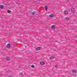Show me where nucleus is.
<instances>
[{
  "label": "nucleus",
  "instance_id": "1",
  "mask_svg": "<svg viewBox=\"0 0 77 77\" xmlns=\"http://www.w3.org/2000/svg\"><path fill=\"white\" fill-rule=\"evenodd\" d=\"M63 13L65 15H68V12L67 10H65L63 11Z\"/></svg>",
  "mask_w": 77,
  "mask_h": 77
},
{
  "label": "nucleus",
  "instance_id": "2",
  "mask_svg": "<svg viewBox=\"0 0 77 77\" xmlns=\"http://www.w3.org/2000/svg\"><path fill=\"white\" fill-rule=\"evenodd\" d=\"M71 11H72V12L73 14H74V13L75 12V10L74 8H71Z\"/></svg>",
  "mask_w": 77,
  "mask_h": 77
},
{
  "label": "nucleus",
  "instance_id": "3",
  "mask_svg": "<svg viewBox=\"0 0 77 77\" xmlns=\"http://www.w3.org/2000/svg\"><path fill=\"white\" fill-rule=\"evenodd\" d=\"M40 63L42 65H45V62H40Z\"/></svg>",
  "mask_w": 77,
  "mask_h": 77
},
{
  "label": "nucleus",
  "instance_id": "4",
  "mask_svg": "<svg viewBox=\"0 0 77 77\" xmlns=\"http://www.w3.org/2000/svg\"><path fill=\"white\" fill-rule=\"evenodd\" d=\"M52 29H55L56 28V26L54 25H52L51 26V27Z\"/></svg>",
  "mask_w": 77,
  "mask_h": 77
},
{
  "label": "nucleus",
  "instance_id": "5",
  "mask_svg": "<svg viewBox=\"0 0 77 77\" xmlns=\"http://www.w3.org/2000/svg\"><path fill=\"white\" fill-rule=\"evenodd\" d=\"M40 50H41V48L39 47H38L36 48V50H37V51Z\"/></svg>",
  "mask_w": 77,
  "mask_h": 77
},
{
  "label": "nucleus",
  "instance_id": "6",
  "mask_svg": "<svg viewBox=\"0 0 77 77\" xmlns=\"http://www.w3.org/2000/svg\"><path fill=\"white\" fill-rule=\"evenodd\" d=\"M50 17L51 18H53V17H54V15L53 14H51L50 15Z\"/></svg>",
  "mask_w": 77,
  "mask_h": 77
},
{
  "label": "nucleus",
  "instance_id": "7",
  "mask_svg": "<svg viewBox=\"0 0 77 77\" xmlns=\"http://www.w3.org/2000/svg\"><path fill=\"white\" fill-rule=\"evenodd\" d=\"M10 47H11V45L10 44H8L7 45V47L8 48H10Z\"/></svg>",
  "mask_w": 77,
  "mask_h": 77
},
{
  "label": "nucleus",
  "instance_id": "8",
  "mask_svg": "<svg viewBox=\"0 0 77 77\" xmlns=\"http://www.w3.org/2000/svg\"><path fill=\"white\" fill-rule=\"evenodd\" d=\"M53 58H54V57L53 56H51L49 58V59L50 60H52V59H53Z\"/></svg>",
  "mask_w": 77,
  "mask_h": 77
},
{
  "label": "nucleus",
  "instance_id": "9",
  "mask_svg": "<svg viewBox=\"0 0 77 77\" xmlns=\"http://www.w3.org/2000/svg\"><path fill=\"white\" fill-rule=\"evenodd\" d=\"M6 60H11V59H10V58H9V57H7L6 58Z\"/></svg>",
  "mask_w": 77,
  "mask_h": 77
},
{
  "label": "nucleus",
  "instance_id": "10",
  "mask_svg": "<svg viewBox=\"0 0 77 77\" xmlns=\"http://www.w3.org/2000/svg\"><path fill=\"white\" fill-rule=\"evenodd\" d=\"M72 72L73 73H76V72H77V70H72Z\"/></svg>",
  "mask_w": 77,
  "mask_h": 77
},
{
  "label": "nucleus",
  "instance_id": "11",
  "mask_svg": "<svg viewBox=\"0 0 77 77\" xmlns=\"http://www.w3.org/2000/svg\"><path fill=\"white\" fill-rule=\"evenodd\" d=\"M45 11H47V9H48V7L47 6H46L45 7Z\"/></svg>",
  "mask_w": 77,
  "mask_h": 77
},
{
  "label": "nucleus",
  "instance_id": "12",
  "mask_svg": "<svg viewBox=\"0 0 77 77\" xmlns=\"http://www.w3.org/2000/svg\"><path fill=\"white\" fill-rule=\"evenodd\" d=\"M36 14V12H34L32 13V14L35 15V14Z\"/></svg>",
  "mask_w": 77,
  "mask_h": 77
},
{
  "label": "nucleus",
  "instance_id": "13",
  "mask_svg": "<svg viewBox=\"0 0 77 77\" xmlns=\"http://www.w3.org/2000/svg\"><path fill=\"white\" fill-rule=\"evenodd\" d=\"M0 8L2 9H3V5H0Z\"/></svg>",
  "mask_w": 77,
  "mask_h": 77
},
{
  "label": "nucleus",
  "instance_id": "14",
  "mask_svg": "<svg viewBox=\"0 0 77 77\" xmlns=\"http://www.w3.org/2000/svg\"><path fill=\"white\" fill-rule=\"evenodd\" d=\"M69 17H66V20H69Z\"/></svg>",
  "mask_w": 77,
  "mask_h": 77
},
{
  "label": "nucleus",
  "instance_id": "15",
  "mask_svg": "<svg viewBox=\"0 0 77 77\" xmlns=\"http://www.w3.org/2000/svg\"><path fill=\"white\" fill-rule=\"evenodd\" d=\"M7 12L9 14H10V13H11V11L10 10H9L8 11H7Z\"/></svg>",
  "mask_w": 77,
  "mask_h": 77
},
{
  "label": "nucleus",
  "instance_id": "16",
  "mask_svg": "<svg viewBox=\"0 0 77 77\" xmlns=\"http://www.w3.org/2000/svg\"><path fill=\"white\" fill-rule=\"evenodd\" d=\"M31 67L32 68H35V66H34L32 65V66H31Z\"/></svg>",
  "mask_w": 77,
  "mask_h": 77
},
{
  "label": "nucleus",
  "instance_id": "17",
  "mask_svg": "<svg viewBox=\"0 0 77 77\" xmlns=\"http://www.w3.org/2000/svg\"><path fill=\"white\" fill-rule=\"evenodd\" d=\"M55 68H57V65H56L55 66Z\"/></svg>",
  "mask_w": 77,
  "mask_h": 77
},
{
  "label": "nucleus",
  "instance_id": "18",
  "mask_svg": "<svg viewBox=\"0 0 77 77\" xmlns=\"http://www.w3.org/2000/svg\"><path fill=\"white\" fill-rule=\"evenodd\" d=\"M8 77H12L11 76H8Z\"/></svg>",
  "mask_w": 77,
  "mask_h": 77
},
{
  "label": "nucleus",
  "instance_id": "19",
  "mask_svg": "<svg viewBox=\"0 0 77 77\" xmlns=\"http://www.w3.org/2000/svg\"><path fill=\"white\" fill-rule=\"evenodd\" d=\"M25 47H27V46H25Z\"/></svg>",
  "mask_w": 77,
  "mask_h": 77
},
{
  "label": "nucleus",
  "instance_id": "20",
  "mask_svg": "<svg viewBox=\"0 0 77 77\" xmlns=\"http://www.w3.org/2000/svg\"><path fill=\"white\" fill-rule=\"evenodd\" d=\"M68 0V1H69V0Z\"/></svg>",
  "mask_w": 77,
  "mask_h": 77
}]
</instances>
